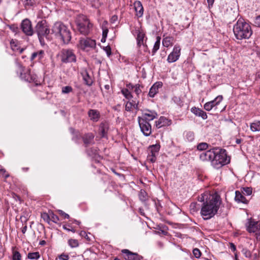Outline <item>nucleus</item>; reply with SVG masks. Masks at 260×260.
I'll return each instance as SVG.
<instances>
[{
    "label": "nucleus",
    "instance_id": "obj_1",
    "mask_svg": "<svg viewBox=\"0 0 260 260\" xmlns=\"http://www.w3.org/2000/svg\"><path fill=\"white\" fill-rule=\"evenodd\" d=\"M198 201L201 203L200 213L205 220L214 217L222 204L220 196H198Z\"/></svg>",
    "mask_w": 260,
    "mask_h": 260
},
{
    "label": "nucleus",
    "instance_id": "obj_2",
    "mask_svg": "<svg viewBox=\"0 0 260 260\" xmlns=\"http://www.w3.org/2000/svg\"><path fill=\"white\" fill-rule=\"evenodd\" d=\"M233 32L235 38L239 40L248 39L252 34L251 26L243 18L239 19L234 24Z\"/></svg>",
    "mask_w": 260,
    "mask_h": 260
},
{
    "label": "nucleus",
    "instance_id": "obj_3",
    "mask_svg": "<svg viewBox=\"0 0 260 260\" xmlns=\"http://www.w3.org/2000/svg\"><path fill=\"white\" fill-rule=\"evenodd\" d=\"M51 30L52 33L64 44H68L71 41V32L68 27L61 22H56Z\"/></svg>",
    "mask_w": 260,
    "mask_h": 260
},
{
    "label": "nucleus",
    "instance_id": "obj_4",
    "mask_svg": "<svg viewBox=\"0 0 260 260\" xmlns=\"http://www.w3.org/2000/svg\"><path fill=\"white\" fill-rule=\"evenodd\" d=\"M214 156L212 165L215 169H219L230 162V157L228 156L226 151L219 147H214Z\"/></svg>",
    "mask_w": 260,
    "mask_h": 260
},
{
    "label": "nucleus",
    "instance_id": "obj_5",
    "mask_svg": "<svg viewBox=\"0 0 260 260\" xmlns=\"http://www.w3.org/2000/svg\"><path fill=\"white\" fill-rule=\"evenodd\" d=\"M37 34L38 38L42 45L45 43V39L50 41V28L48 23L45 20H42L39 21L35 26V30Z\"/></svg>",
    "mask_w": 260,
    "mask_h": 260
},
{
    "label": "nucleus",
    "instance_id": "obj_6",
    "mask_svg": "<svg viewBox=\"0 0 260 260\" xmlns=\"http://www.w3.org/2000/svg\"><path fill=\"white\" fill-rule=\"evenodd\" d=\"M76 23L79 32L84 35H88L92 27V24L89 22L88 19L83 15L78 16Z\"/></svg>",
    "mask_w": 260,
    "mask_h": 260
},
{
    "label": "nucleus",
    "instance_id": "obj_7",
    "mask_svg": "<svg viewBox=\"0 0 260 260\" xmlns=\"http://www.w3.org/2000/svg\"><path fill=\"white\" fill-rule=\"evenodd\" d=\"M62 62L67 63L76 61V56L72 50L63 49L59 55Z\"/></svg>",
    "mask_w": 260,
    "mask_h": 260
},
{
    "label": "nucleus",
    "instance_id": "obj_8",
    "mask_svg": "<svg viewBox=\"0 0 260 260\" xmlns=\"http://www.w3.org/2000/svg\"><path fill=\"white\" fill-rule=\"evenodd\" d=\"M245 225L246 230L249 233H255L257 240L260 241V222L254 221L251 218L248 219Z\"/></svg>",
    "mask_w": 260,
    "mask_h": 260
},
{
    "label": "nucleus",
    "instance_id": "obj_9",
    "mask_svg": "<svg viewBox=\"0 0 260 260\" xmlns=\"http://www.w3.org/2000/svg\"><path fill=\"white\" fill-rule=\"evenodd\" d=\"M20 28L22 32L27 36H32L35 32L31 22L27 18L22 21Z\"/></svg>",
    "mask_w": 260,
    "mask_h": 260
},
{
    "label": "nucleus",
    "instance_id": "obj_10",
    "mask_svg": "<svg viewBox=\"0 0 260 260\" xmlns=\"http://www.w3.org/2000/svg\"><path fill=\"white\" fill-rule=\"evenodd\" d=\"M138 122L141 131L143 135L146 137L149 136L152 133L151 125L149 122L140 119V117H138Z\"/></svg>",
    "mask_w": 260,
    "mask_h": 260
},
{
    "label": "nucleus",
    "instance_id": "obj_11",
    "mask_svg": "<svg viewBox=\"0 0 260 260\" xmlns=\"http://www.w3.org/2000/svg\"><path fill=\"white\" fill-rule=\"evenodd\" d=\"M157 116L158 114L155 111L145 109L143 112L142 117H140V119L145 120V121L149 122L157 118Z\"/></svg>",
    "mask_w": 260,
    "mask_h": 260
},
{
    "label": "nucleus",
    "instance_id": "obj_12",
    "mask_svg": "<svg viewBox=\"0 0 260 260\" xmlns=\"http://www.w3.org/2000/svg\"><path fill=\"white\" fill-rule=\"evenodd\" d=\"M80 47L82 50H86L88 48H93L96 46L95 40L90 38H82L80 40Z\"/></svg>",
    "mask_w": 260,
    "mask_h": 260
},
{
    "label": "nucleus",
    "instance_id": "obj_13",
    "mask_svg": "<svg viewBox=\"0 0 260 260\" xmlns=\"http://www.w3.org/2000/svg\"><path fill=\"white\" fill-rule=\"evenodd\" d=\"M181 49L179 46H175L173 51L169 55L167 60L172 63L177 61L180 55Z\"/></svg>",
    "mask_w": 260,
    "mask_h": 260
},
{
    "label": "nucleus",
    "instance_id": "obj_14",
    "mask_svg": "<svg viewBox=\"0 0 260 260\" xmlns=\"http://www.w3.org/2000/svg\"><path fill=\"white\" fill-rule=\"evenodd\" d=\"M214 148L206 151L202 152L200 154V158L202 161H210L212 162L213 156H214Z\"/></svg>",
    "mask_w": 260,
    "mask_h": 260
},
{
    "label": "nucleus",
    "instance_id": "obj_15",
    "mask_svg": "<svg viewBox=\"0 0 260 260\" xmlns=\"http://www.w3.org/2000/svg\"><path fill=\"white\" fill-rule=\"evenodd\" d=\"M223 97L222 95L217 96L214 100L206 103L204 106V108L206 111H210L214 107L218 105L222 100Z\"/></svg>",
    "mask_w": 260,
    "mask_h": 260
},
{
    "label": "nucleus",
    "instance_id": "obj_16",
    "mask_svg": "<svg viewBox=\"0 0 260 260\" xmlns=\"http://www.w3.org/2000/svg\"><path fill=\"white\" fill-rule=\"evenodd\" d=\"M134 7L136 17L138 18L142 17L144 13V9L141 2L139 1H136L134 3Z\"/></svg>",
    "mask_w": 260,
    "mask_h": 260
},
{
    "label": "nucleus",
    "instance_id": "obj_17",
    "mask_svg": "<svg viewBox=\"0 0 260 260\" xmlns=\"http://www.w3.org/2000/svg\"><path fill=\"white\" fill-rule=\"evenodd\" d=\"M162 86L161 82H155L150 88L148 95L150 97L153 98L158 92V89Z\"/></svg>",
    "mask_w": 260,
    "mask_h": 260
},
{
    "label": "nucleus",
    "instance_id": "obj_18",
    "mask_svg": "<svg viewBox=\"0 0 260 260\" xmlns=\"http://www.w3.org/2000/svg\"><path fill=\"white\" fill-rule=\"evenodd\" d=\"M145 34L142 30H138L137 32L136 40L137 46L140 47L142 45L147 46L144 43Z\"/></svg>",
    "mask_w": 260,
    "mask_h": 260
},
{
    "label": "nucleus",
    "instance_id": "obj_19",
    "mask_svg": "<svg viewBox=\"0 0 260 260\" xmlns=\"http://www.w3.org/2000/svg\"><path fill=\"white\" fill-rule=\"evenodd\" d=\"M171 123V120L164 116H161L158 120L155 121V125L157 127L160 128L162 126L170 125Z\"/></svg>",
    "mask_w": 260,
    "mask_h": 260
},
{
    "label": "nucleus",
    "instance_id": "obj_20",
    "mask_svg": "<svg viewBox=\"0 0 260 260\" xmlns=\"http://www.w3.org/2000/svg\"><path fill=\"white\" fill-rule=\"evenodd\" d=\"M94 137L92 133H88L83 136L82 139L85 147L94 144Z\"/></svg>",
    "mask_w": 260,
    "mask_h": 260
},
{
    "label": "nucleus",
    "instance_id": "obj_21",
    "mask_svg": "<svg viewBox=\"0 0 260 260\" xmlns=\"http://www.w3.org/2000/svg\"><path fill=\"white\" fill-rule=\"evenodd\" d=\"M88 115L90 119L93 122H97L100 117L99 111L94 109H90L88 112Z\"/></svg>",
    "mask_w": 260,
    "mask_h": 260
},
{
    "label": "nucleus",
    "instance_id": "obj_22",
    "mask_svg": "<svg viewBox=\"0 0 260 260\" xmlns=\"http://www.w3.org/2000/svg\"><path fill=\"white\" fill-rule=\"evenodd\" d=\"M191 112L197 116L201 117L203 119H206L207 118V115L205 112L202 110L196 108L195 107H192L191 109Z\"/></svg>",
    "mask_w": 260,
    "mask_h": 260
},
{
    "label": "nucleus",
    "instance_id": "obj_23",
    "mask_svg": "<svg viewBox=\"0 0 260 260\" xmlns=\"http://www.w3.org/2000/svg\"><path fill=\"white\" fill-rule=\"evenodd\" d=\"M252 188L250 187L241 188L240 190L235 191V195H251Z\"/></svg>",
    "mask_w": 260,
    "mask_h": 260
},
{
    "label": "nucleus",
    "instance_id": "obj_24",
    "mask_svg": "<svg viewBox=\"0 0 260 260\" xmlns=\"http://www.w3.org/2000/svg\"><path fill=\"white\" fill-rule=\"evenodd\" d=\"M160 149V145L159 144L152 145L149 146L148 152L149 155H153L156 156Z\"/></svg>",
    "mask_w": 260,
    "mask_h": 260
},
{
    "label": "nucleus",
    "instance_id": "obj_25",
    "mask_svg": "<svg viewBox=\"0 0 260 260\" xmlns=\"http://www.w3.org/2000/svg\"><path fill=\"white\" fill-rule=\"evenodd\" d=\"M100 135L102 138L107 137V134L108 131V125L107 123H102L99 128Z\"/></svg>",
    "mask_w": 260,
    "mask_h": 260
},
{
    "label": "nucleus",
    "instance_id": "obj_26",
    "mask_svg": "<svg viewBox=\"0 0 260 260\" xmlns=\"http://www.w3.org/2000/svg\"><path fill=\"white\" fill-rule=\"evenodd\" d=\"M174 38L172 37H167L162 40V45L164 47H168L173 44Z\"/></svg>",
    "mask_w": 260,
    "mask_h": 260
},
{
    "label": "nucleus",
    "instance_id": "obj_27",
    "mask_svg": "<svg viewBox=\"0 0 260 260\" xmlns=\"http://www.w3.org/2000/svg\"><path fill=\"white\" fill-rule=\"evenodd\" d=\"M140 87V85H136L134 86L131 85V98L133 97L132 93H135L136 96H138L141 93L142 91Z\"/></svg>",
    "mask_w": 260,
    "mask_h": 260
},
{
    "label": "nucleus",
    "instance_id": "obj_28",
    "mask_svg": "<svg viewBox=\"0 0 260 260\" xmlns=\"http://www.w3.org/2000/svg\"><path fill=\"white\" fill-rule=\"evenodd\" d=\"M250 127L253 132L260 131V121H254L251 123Z\"/></svg>",
    "mask_w": 260,
    "mask_h": 260
},
{
    "label": "nucleus",
    "instance_id": "obj_29",
    "mask_svg": "<svg viewBox=\"0 0 260 260\" xmlns=\"http://www.w3.org/2000/svg\"><path fill=\"white\" fill-rule=\"evenodd\" d=\"M44 53V51L43 50L32 53L30 57L31 60H34L37 57L38 58V59H41L43 57Z\"/></svg>",
    "mask_w": 260,
    "mask_h": 260
},
{
    "label": "nucleus",
    "instance_id": "obj_30",
    "mask_svg": "<svg viewBox=\"0 0 260 260\" xmlns=\"http://www.w3.org/2000/svg\"><path fill=\"white\" fill-rule=\"evenodd\" d=\"M160 43V37H157L156 41L155 42L153 48L152 50V54L154 55L156 51L159 49Z\"/></svg>",
    "mask_w": 260,
    "mask_h": 260
},
{
    "label": "nucleus",
    "instance_id": "obj_31",
    "mask_svg": "<svg viewBox=\"0 0 260 260\" xmlns=\"http://www.w3.org/2000/svg\"><path fill=\"white\" fill-rule=\"evenodd\" d=\"M235 200L238 203L247 204L248 202L245 196H235Z\"/></svg>",
    "mask_w": 260,
    "mask_h": 260
},
{
    "label": "nucleus",
    "instance_id": "obj_32",
    "mask_svg": "<svg viewBox=\"0 0 260 260\" xmlns=\"http://www.w3.org/2000/svg\"><path fill=\"white\" fill-rule=\"evenodd\" d=\"M40 257V255L39 252H29L27 254V258L30 259H38Z\"/></svg>",
    "mask_w": 260,
    "mask_h": 260
},
{
    "label": "nucleus",
    "instance_id": "obj_33",
    "mask_svg": "<svg viewBox=\"0 0 260 260\" xmlns=\"http://www.w3.org/2000/svg\"><path fill=\"white\" fill-rule=\"evenodd\" d=\"M68 243L71 248H76L79 246L78 241L76 239H70L68 240Z\"/></svg>",
    "mask_w": 260,
    "mask_h": 260
},
{
    "label": "nucleus",
    "instance_id": "obj_34",
    "mask_svg": "<svg viewBox=\"0 0 260 260\" xmlns=\"http://www.w3.org/2000/svg\"><path fill=\"white\" fill-rule=\"evenodd\" d=\"M209 147V144L207 143H201L197 145V149L199 150L203 151L205 150Z\"/></svg>",
    "mask_w": 260,
    "mask_h": 260
},
{
    "label": "nucleus",
    "instance_id": "obj_35",
    "mask_svg": "<svg viewBox=\"0 0 260 260\" xmlns=\"http://www.w3.org/2000/svg\"><path fill=\"white\" fill-rule=\"evenodd\" d=\"M25 80L29 82H35L36 85H38V83H36L37 80L36 76L30 75V73L27 75V78H26Z\"/></svg>",
    "mask_w": 260,
    "mask_h": 260
},
{
    "label": "nucleus",
    "instance_id": "obj_36",
    "mask_svg": "<svg viewBox=\"0 0 260 260\" xmlns=\"http://www.w3.org/2000/svg\"><path fill=\"white\" fill-rule=\"evenodd\" d=\"M123 257L126 260H130V251L127 249H123L121 251Z\"/></svg>",
    "mask_w": 260,
    "mask_h": 260
},
{
    "label": "nucleus",
    "instance_id": "obj_37",
    "mask_svg": "<svg viewBox=\"0 0 260 260\" xmlns=\"http://www.w3.org/2000/svg\"><path fill=\"white\" fill-rule=\"evenodd\" d=\"M21 254L17 251H13V260H21Z\"/></svg>",
    "mask_w": 260,
    "mask_h": 260
},
{
    "label": "nucleus",
    "instance_id": "obj_38",
    "mask_svg": "<svg viewBox=\"0 0 260 260\" xmlns=\"http://www.w3.org/2000/svg\"><path fill=\"white\" fill-rule=\"evenodd\" d=\"M242 253L246 257L250 258L252 256L251 252L247 248H243Z\"/></svg>",
    "mask_w": 260,
    "mask_h": 260
},
{
    "label": "nucleus",
    "instance_id": "obj_39",
    "mask_svg": "<svg viewBox=\"0 0 260 260\" xmlns=\"http://www.w3.org/2000/svg\"><path fill=\"white\" fill-rule=\"evenodd\" d=\"M172 100L174 101L175 103L178 105L179 107H182L183 106V102L181 100L180 98L177 96H174L172 98Z\"/></svg>",
    "mask_w": 260,
    "mask_h": 260
},
{
    "label": "nucleus",
    "instance_id": "obj_40",
    "mask_svg": "<svg viewBox=\"0 0 260 260\" xmlns=\"http://www.w3.org/2000/svg\"><path fill=\"white\" fill-rule=\"evenodd\" d=\"M142 256L139 255L137 253L131 252V260H141Z\"/></svg>",
    "mask_w": 260,
    "mask_h": 260
},
{
    "label": "nucleus",
    "instance_id": "obj_41",
    "mask_svg": "<svg viewBox=\"0 0 260 260\" xmlns=\"http://www.w3.org/2000/svg\"><path fill=\"white\" fill-rule=\"evenodd\" d=\"M192 253L194 256L197 258H200L201 256V252L198 248L193 249Z\"/></svg>",
    "mask_w": 260,
    "mask_h": 260
},
{
    "label": "nucleus",
    "instance_id": "obj_42",
    "mask_svg": "<svg viewBox=\"0 0 260 260\" xmlns=\"http://www.w3.org/2000/svg\"><path fill=\"white\" fill-rule=\"evenodd\" d=\"M121 92L126 99L129 100L130 98V91L127 89H122Z\"/></svg>",
    "mask_w": 260,
    "mask_h": 260
},
{
    "label": "nucleus",
    "instance_id": "obj_43",
    "mask_svg": "<svg viewBox=\"0 0 260 260\" xmlns=\"http://www.w3.org/2000/svg\"><path fill=\"white\" fill-rule=\"evenodd\" d=\"M83 79L86 84L89 86L91 85V80L87 73H86V75L83 77Z\"/></svg>",
    "mask_w": 260,
    "mask_h": 260
},
{
    "label": "nucleus",
    "instance_id": "obj_44",
    "mask_svg": "<svg viewBox=\"0 0 260 260\" xmlns=\"http://www.w3.org/2000/svg\"><path fill=\"white\" fill-rule=\"evenodd\" d=\"M41 217L44 219V221L49 223L50 220V215H49L46 213H44L41 214Z\"/></svg>",
    "mask_w": 260,
    "mask_h": 260
},
{
    "label": "nucleus",
    "instance_id": "obj_45",
    "mask_svg": "<svg viewBox=\"0 0 260 260\" xmlns=\"http://www.w3.org/2000/svg\"><path fill=\"white\" fill-rule=\"evenodd\" d=\"M72 91V87L66 86L62 88V92L63 93H68Z\"/></svg>",
    "mask_w": 260,
    "mask_h": 260
},
{
    "label": "nucleus",
    "instance_id": "obj_46",
    "mask_svg": "<svg viewBox=\"0 0 260 260\" xmlns=\"http://www.w3.org/2000/svg\"><path fill=\"white\" fill-rule=\"evenodd\" d=\"M140 200L147 206L148 205L147 202L149 201V196H139Z\"/></svg>",
    "mask_w": 260,
    "mask_h": 260
},
{
    "label": "nucleus",
    "instance_id": "obj_47",
    "mask_svg": "<svg viewBox=\"0 0 260 260\" xmlns=\"http://www.w3.org/2000/svg\"><path fill=\"white\" fill-rule=\"evenodd\" d=\"M50 219H51V220L54 223H57L59 221L58 217L52 212L50 214Z\"/></svg>",
    "mask_w": 260,
    "mask_h": 260
},
{
    "label": "nucleus",
    "instance_id": "obj_48",
    "mask_svg": "<svg viewBox=\"0 0 260 260\" xmlns=\"http://www.w3.org/2000/svg\"><path fill=\"white\" fill-rule=\"evenodd\" d=\"M103 50L106 52L107 55L109 57L111 55V49L109 46L103 47Z\"/></svg>",
    "mask_w": 260,
    "mask_h": 260
},
{
    "label": "nucleus",
    "instance_id": "obj_49",
    "mask_svg": "<svg viewBox=\"0 0 260 260\" xmlns=\"http://www.w3.org/2000/svg\"><path fill=\"white\" fill-rule=\"evenodd\" d=\"M35 3V0H24V4L25 7L31 6Z\"/></svg>",
    "mask_w": 260,
    "mask_h": 260
},
{
    "label": "nucleus",
    "instance_id": "obj_50",
    "mask_svg": "<svg viewBox=\"0 0 260 260\" xmlns=\"http://www.w3.org/2000/svg\"><path fill=\"white\" fill-rule=\"evenodd\" d=\"M58 212L61 216H63L64 218H65V219H69L70 218L69 215L68 214L65 213L63 211H62L61 210H58Z\"/></svg>",
    "mask_w": 260,
    "mask_h": 260
},
{
    "label": "nucleus",
    "instance_id": "obj_51",
    "mask_svg": "<svg viewBox=\"0 0 260 260\" xmlns=\"http://www.w3.org/2000/svg\"><path fill=\"white\" fill-rule=\"evenodd\" d=\"M186 137L189 141H192L194 139V135L192 132H188L186 134Z\"/></svg>",
    "mask_w": 260,
    "mask_h": 260
},
{
    "label": "nucleus",
    "instance_id": "obj_52",
    "mask_svg": "<svg viewBox=\"0 0 260 260\" xmlns=\"http://www.w3.org/2000/svg\"><path fill=\"white\" fill-rule=\"evenodd\" d=\"M148 159L151 161V162H154L156 161V156L153 155H148Z\"/></svg>",
    "mask_w": 260,
    "mask_h": 260
},
{
    "label": "nucleus",
    "instance_id": "obj_53",
    "mask_svg": "<svg viewBox=\"0 0 260 260\" xmlns=\"http://www.w3.org/2000/svg\"><path fill=\"white\" fill-rule=\"evenodd\" d=\"M59 258L61 260H69V256L68 254L62 253L59 256Z\"/></svg>",
    "mask_w": 260,
    "mask_h": 260
},
{
    "label": "nucleus",
    "instance_id": "obj_54",
    "mask_svg": "<svg viewBox=\"0 0 260 260\" xmlns=\"http://www.w3.org/2000/svg\"><path fill=\"white\" fill-rule=\"evenodd\" d=\"M254 23L256 26H260V15L255 18Z\"/></svg>",
    "mask_w": 260,
    "mask_h": 260
},
{
    "label": "nucleus",
    "instance_id": "obj_55",
    "mask_svg": "<svg viewBox=\"0 0 260 260\" xmlns=\"http://www.w3.org/2000/svg\"><path fill=\"white\" fill-rule=\"evenodd\" d=\"M79 235L81 237H85V238H86L87 240H90V239L88 237V236H87L86 232H85V231H81V232H80Z\"/></svg>",
    "mask_w": 260,
    "mask_h": 260
},
{
    "label": "nucleus",
    "instance_id": "obj_56",
    "mask_svg": "<svg viewBox=\"0 0 260 260\" xmlns=\"http://www.w3.org/2000/svg\"><path fill=\"white\" fill-rule=\"evenodd\" d=\"M138 102L136 103L135 101L132 100V102H131V107H133L134 108L138 109Z\"/></svg>",
    "mask_w": 260,
    "mask_h": 260
},
{
    "label": "nucleus",
    "instance_id": "obj_57",
    "mask_svg": "<svg viewBox=\"0 0 260 260\" xmlns=\"http://www.w3.org/2000/svg\"><path fill=\"white\" fill-rule=\"evenodd\" d=\"M230 248L233 252H235L236 250V247L233 243H230Z\"/></svg>",
    "mask_w": 260,
    "mask_h": 260
},
{
    "label": "nucleus",
    "instance_id": "obj_58",
    "mask_svg": "<svg viewBox=\"0 0 260 260\" xmlns=\"http://www.w3.org/2000/svg\"><path fill=\"white\" fill-rule=\"evenodd\" d=\"M108 32V29L107 28L103 29V37H107Z\"/></svg>",
    "mask_w": 260,
    "mask_h": 260
},
{
    "label": "nucleus",
    "instance_id": "obj_59",
    "mask_svg": "<svg viewBox=\"0 0 260 260\" xmlns=\"http://www.w3.org/2000/svg\"><path fill=\"white\" fill-rule=\"evenodd\" d=\"M118 19V17L116 15L113 16L111 18V21L112 23H114Z\"/></svg>",
    "mask_w": 260,
    "mask_h": 260
},
{
    "label": "nucleus",
    "instance_id": "obj_60",
    "mask_svg": "<svg viewBox=\"0 0 260 260\" xmlns=\"http://www.w3.org/2000/svg\"><path fill=\"white\" fill-rule=\"evenodd\" d=\"M139 211L140 214L141 215H142V216H145V212H144V210H143L142 208H140L139 209Z\"/></svg>",
    "mask_w": 260,
    "mask_h": 260
},
{
    "label": "nucleus",
    "instance_id": "obj_61",
    "mask_svg": "<svg viewBox=\"0 0 260 260\" xmlns=\"http://www.w3.org/2000/svg\"><path fill=\"white\" fill-rule=\"evenodd\" d=\"M129 101L126 102L125 105V110L127 111H130V107L128 106Z\"/></svg>",
    "mask_w": 260,
    "mask_h": 260
},
{
    "label": "nucleus",
    "instance_id": "obj_62",
    "mask_svg": "<svg viewBox=\"0 0 260 260\" xmlns=\"http://www.w3.org/2000/svg\"><path fill=\"white\" fill-rule=\"evenodd\" d=\"M27 230V225H25L24 226H23L21 230V232L23 234H25L26 231Z\"/></svg>",
    "mask_w": 260,
    "mask_h": 260
},
{
    "label": "nucleus",
    "instance_id": "obj_63",
    "mask_svg": "<svg viewBox=\"0 0 260 260\" xmlns=\"http://www.w3.org/2000/svg\"><path fill=\"white\" fill-rule=\"evenodd\" d=\"M214 0H207L209 6H212L213 4Z\"/></svg>",
    "mask_w": 260,
    "mask_h": 260
},
{
    "label": "nucleus",
    "instance_id": "obj_64",
    "mask_svg": "<svg viewBox=\"0 0 260 260\" xmlns=\"http://www.w3.org/2000/svg\"><path fill=\"white\" fill-rule=\"evenodd\" d=\"M241 142H242V139H238V138H237V139H236V143L237 144H240V143H241Z\"/></svg>",
    "mask_w": 260,
    "mask_h": 260
}]
</instances>
